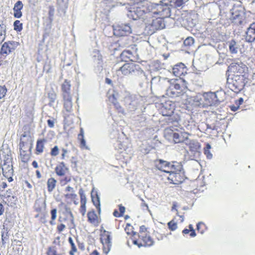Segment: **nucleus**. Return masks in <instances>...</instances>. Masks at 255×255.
Segmentation results:
<instances>
[{"instance_id":"1","label":"nucleus","mask_w":255,"mask_h":255,"mask_svg":"<svg viewBox=\"0 0 255 255\" xmlns=\"http://www.w3.org/2000/svg\"><path fill=\"white\" fill-rule=\"evenodd\" d=\"M221 92H207L203 95H196L189 102L187 109L196 110L198 108H207L219 104L223 102L224 98L221 96Z\"/></svg>"},{"instance_id":"2","label":"nucleus","mask_w":255,"mask_h":255,"mask_svg":"<svg viewBox=\"0 0 255 255\" xmlns=\"http://www.w3.org/2000/svg\"><path fill=\"white\" fill-rule=\"evenodd\" d=\"M158 85L160 88L167 87L165 90L166 95L170 98H176L184 95L188 90L187 83L184 79H159Z\"/></svg>"},{"instance_id":"3","label":"nucleus","mask_w":255,"mask_h":255,"mask_svg":"<svg viewBox=\"0 0 255 255\" xmlns=\"http://www.w3.org/2000/svg\"><path fill=\"white\" fill-rule=\"evenodd\" d=\"M164 10L168 11L167 8L163 9L162 5H156L154 3H147L146 4L133 5L128 10V17L133 19H142L143 20H146L149 18L151 13H156L157 10Z\"/></svg>"},{"instance_id":"4","label":"nucleus","mask_w":255,"mask_h":255,"mask_svg":"<svg viewBox=\"0 0 255 255\" xmlns=\"http://www.w3.org/2000/svg\"><path fill=\"white\" fill-rule=\"evenodd\" d=\"M130 240L138 248L149 247L154 245V240L149 235L147 229L144 225L140 227L138 233H134Z\"/></svg>"},{"instance_id":"5","label":"nucleus","mask_w":255,"mask_h":255,"mask_svg":"<svg viewBox=\"0 0 255 255\" xmlns=\"http://www.w3.org/2000/svg\"><path fill=\"white\" fill-rule=\"evenodd\" d=\"M32 148L30 136L24 132L20 136L19 143V158L23 163H27L30 160Z\"/></svg>"},{"instance_id":"6","label":"nucleus","mask_w":255,"mask_h":255,"mask_svg":"<svg viewBox=\"0 0 255 255\" xmlns=\"http://www.w3.org/2000/svg\"><path fill=\"white\" fill-rule=\"evenodd\" d=\"M156 5L162 6L163 9L167 8L168 11L164 12V10H158L157 12L151 13V15L150 17H153L154 15H159V17L153 18L151 23L149 24V28L152 31L158 30V29H161L164 28L165 24L164 22V18L168 17L170 16V8L168 5H163L160 4H156Z\"/></svg>"},{"instance_id":"7","label":"nucleus","mask_w":255,"mask_h":255,"mask_svg":"<svg viewBox=\"0 0 255 255\" xmlns=\"http://www.w3.org/2000/svg\"><path fill=\"white\" fill-rule=\"evenodd\" d=\"M185 179L186 176L181 163L173 161L172 168L168 174L167 179L171 183L180 184L182 183Z\"/></svg>"},{"instance_id":"8","label":"nucleus","mask_w":255,"mask_h":255,"mask_svg":"<svg viewBox=\"0 0 255 255\" xmlns=\"http://www.w3.org/2000/svg\"><path fill=\"white\" fill-rule=\"evenodd\" d=\"M186 133L179 131L177 129L173 127H169L164 129V135L168 140H172L173 142L177 143L184 142L186 140L185 134Z\"/></svg>"},{"instance_id":"9","label":"nucleus","mask_w":255,"mask_h":255,"mask_svg":"<svg viewBox=\"0 0 255 255\" xmlns=\"http://www.w3.org/2000/svg\"><path fill=\"white\" fill-rule=\"evenodd\" d=\"M69 171V168L66 165L64 161H61L56 164L55 167V173L57 176L63 177L60 179V183L61 186H64L69 183L72 180L71 176H65Z\"/></svg>"},{"instance_id":"10","label":"nucleus","mask_w":255,"mask_h":255,"mask_svg":"<svg viewBox=\"0 0 255 255\" xmlns=\"http://www.w3.org/2000/svg\"><path fill=\"white\" fill-rule=\"evenodd\" d=\"M230 74L237 77H242L243 79L248 81V69L246 65L243 63H232L229 66Z\"/></svg>"},{"instance_id":"11","label":"nucleus","mask_w":255,"mask_h":255,"mask_svg":"<svg viewBox=\"0 0 255 255\" xmlns=\"http://www.w3.org/2000/svg\"><path fill=\"white\" fill-rule=\"evenodd\" d=\"M100 240L103 246V253L107 255L109 253L112 245L111 233L102 228L100 229Z\"/></svg>"},{"instance_id":"12","label":"nucleus","mask_w":255,"mask_h":255,"mask_svg":"<svg viewBox=\"0 0 255 255\" xmlns=\"http://www.w3.org/2000/svg\"><path fill=\"white\" fill-rule=\"evenodd\" d=\"M230 77L228 79L230 89L236 93L241 91L248 81L243 79L242 77H237L231 74L230 75Z\"/></svg>"},{"instance_id":"13","label":"nucleus","mask_w":255,"mask_h":255,"mask_svg":"<svg viewBox=\"0 0 255 255\" xmlns=\"http://www.w3.org/2000/svg\"><path fill=\"white\" fill-rule=\"evenodd\" d=\"M2 172L4 176L7 178L8 181H12L13 170L12 168V158L7 156L1 164Z\"/></svg>"},{"instance_id":"14","label":"nucleus","mask_w":255,"mask_h":255,"mask_svg":"<svg viewBox=\"0 0 255 255\" xmlns=\"http://www.w3.org/2000/svg\"><path fill=\"white\" fill-rule=\"evenodd\" d=\"M114 35L117 36H126L131 34L132 32L131 26L129 23H122L113 25Z\"/></svg>"},{"instance_id":"15","label":"nucleus","mask_w":255,"mask_h":255,"mask_svg":"<svg viewBox=\"0 0 255 255\" xmlns=\"http://www.w3.org/2000/svg\"><path fill=\"white\" fill-rule=\"evenodd\" d=\"M139 68L138 64L133 63H126L117 70V73L119 75H128L138 71Z\"/></svg>"},{"instance_id":"16","label":"nucleus","mask_w":255,"mask_h":255,"mask_svg":"<svg viewBox=\"0 0 255 255\" xmlns=\"http://www.w3.org/2000/svg\"><path fill=\"white\" fill-rule=\"evenodd\" d=\"M19 44L18 42L15 41H7L4 42L2 44L0 49V54L6 56V55L9 54L14 51Z\"/></svg>"},{"instance_id":"17","label":"nucleus","mask_w":255,"mask_h":255,"mask_svg":"<svg viewBox=\"0 0 255 255\" xmlns=\"http://www.w3.org/2000/svg\"><path fill=\"white\" fill-rule=\"evenodd\" d=\"M100 214L96 212L94 209L88 211L87 214L88 222L94 227H98L102 221Z\"/></svg>"},{"instance_id":"18","label":"nucleus","mask_w":255,"mask_h":255,"mask_svg":"<svg viewBox=\"0 0 255 255\" xmlns=\"http://www.w3.org/2000/svg\"><path fill=\"white\" fill-rule=\"evenodd\" d=\"M155 107L161 111H174L176 107V103L171 100H165L164 102L155 103Z\"/></svg>"},{"instance_id":"19","label":"nucleus","mask_w":255,"mask_h":255,"mask_svg":"<svg viewBox=\"0 0 255 255\" xmlns=\"http://www.w3.org/2000/svg\"><path fill=\"white\" fill-rule=\"evenodd\" d=\"M155 166L160 171L165 172L169 174L172 168L173 161L170 162L166 160L157 159L155 161Z\"/></svg>"},{"instance_id":"20","label":"nucleus","mask_w":255,"mask_h":255,"mask_svg":"<svg viewBox=\"0 0 255 255\" xmlns=\"http://www.w3.org/2000/svg\"><path fill=\"white\" fill-rule=\"evenodd\" d=\"M127 94L124 98L123 101L127 107H132L134 108L138 104V100L135 95H132L129 92H127Z\"/></svg>"},{"instance_id":"21","label":"nucleus","mask_w":255,"mask_h":255,"mask_svg":"<svg viewBox=\"0 0 255 255\" xmlns=\"http://www.w3.org/2000/svg\"><path fill=\"white\" fill-rule=\"evenodd\" d=\"M188 69L185 65L182 63H177L172 67V74L176 77H180L185 75L187 73Z\"/></svg>"},{"instance_id":"22","label":"nucleus","mask_w":255,"mask_h":255,"mask_svg":"<svg viewBox=\"0 0 255 255\" xmlns=\"http://www.w3.org/2000/svg\"><path fill=\"white\" fill-rule=\"evenodd\" d=\"M61 91L63 98H68L72 96L71 81L65 79L61 85Z\"/></svg>"},{"instance_id":"23","label":"nucleus","mask_w":255,"mask_h":255,"mask_svg":"<svg viewBox=\"0 0 255 255\" xmlns=\"http://www.w3.org/2000/svg\"><path fill=\"white\" fill-rule=\"evenodd\" d=\"M245 40L252 42L255 41V22L251 24L245 33Z\"/></svg>"},{"instance_id":"24","label":"nucleus","mask_w":255,"mask_h":255,"mask_svg":"<svg viewBox=\"0 0 255 255\" xmlns=\"http://www.w3.org/2000/svg\"><path fill=\"white\" fill-rule=\"evenodd\" d=\"M185 143L186 145L189 147L190 151L192 153L197 152L201 148V144L197 140L189 139V138L186 137Z\"/></svg>"},{"instance_id":"25","label":"nucleus","mask_w":255,"mask_h":255,"mask_svg":"<svg viewBox=\"0 0 255 255\" xmlns=\"http://www.w3.org/2000/svg\"><path fill=\"white\" fill-rule=\"evenodd\" d=\"M79 194L80 197L81 206L80 207L79 211L83 216L86 214V202L87 199L86 196L84 193V191L82 188L79 189Z\"/></svg>"},{"instance_id":"26","label":"nucleus","mask_w":255,"mask_h":255,"mask_svg":"<svg viewBox=\"0 0 255 255\" xmlns=\"http://www.w3.org/2000/svg\"><path fill=\"white\" fill-rule=\"evenodd\" d=\"M47 140L45 138H38L36 140V144L34 150V153L36 155H41L44 150L45 144Z\"/></svg>"},{"instance_id":"27","label":"nucleus","mask_w":255,"mask_h":255,"mask_svg":"<svg viewBox=\"0 0 255 255\" xmlns=\"http://www.w3.org/2000/svg\"><path fill=\"white\" fill-rule=\"evenodd\" d=\"M163 116H167V118L166 120V122L168 124H172L174 125L175 126H178L177 124L178 123L180 120V117L178 115L177 113H171L170 115H163Z\"/></svg>"},{"instance_id":"28","label":"nucleus","mask_w":255,"mask_h":255,"mask_svg":"<svg viewBox=\"0 0 255 255\" xmlns=\"http://www.w3.org/2000/svg\"><path fill=\"white\" fill-rule=\"evenodd\" d=\"M23 5L22 1L18 0L14 5L13 11L14 16L15 18H20L22 15L21 10L23 8Z\"/></svg>"},{"instance_id":"29","label":"nucleus","mask_w":255,"mask_h":255,"mask_svg":"<svg viewBox=\"0 0 255 255\" xmlns=\"http://www.w3.org/2000/svg\"><path fill=\"white\" fill-rule=\"evenodd\" d=\"M118 95L119 94L118 92H115L108 96L109 102L114 105L115 109L117 110H121V107L117 100Z\"/></svg>"},{"instance_id":"30","label":"nucleus","mask_w":255,"mask_h":255,"mask_svg":"<svg viewBox=\"0 0 255 255\" xmlns=\"http://www.w3.org/2000/svg\"><path fill=\"white\" fill-rule=\"evenodd\" d=\"M77 139L80 142V147L83 149H89L87 145H86V141L84 138V130L83 128H80V132L77 135Z\"/></svg>"},{"instance_id":"31","label":"nucleus","mask_w":255,"mask_h":255,"mask_svg":"<svg viewBox=\"0 0 255 255\" xmlns=\"http://www.w3.org/2000/svg\"><path fill=\"white\" fill-rule=\"evenodd\" d=\"M92 202L94 206H95L97 211L99 214H101V204H100V198L99 196L97 193H95V194H92Z\"/></svg>"},{"instance_id":"32","label":"nucleus","mask_w":255,"mask_h":255,"mask_svg":"<svg viewBox=\"0 0 255 255\" xmlns=\"http://www.w3.org/2000/svg\"><path fill=\"white\" fill-rule=\"evenodd\" d=\"M121 60L125 62L133 61V53L129 50H124L121 54Z\"/></svg>"},{"instance_id":"33","label":"nucleus","mask_w":255,"mask_h":255,"mask_svg":"<svg viewBox=\"0 0 255 255\" xmlns=\"http://www.w3.org/2000/svg\"><path fill=\"white\" fill-rule=\"evenodd\" d=\"M47 97L49 100V104L51 105L55 102L57 98V94L53 87L47 92Z\"/></svg>"},{"instance_id":"34","label":"nucleus","mask_w":255,"mask_h":255,"mask_svg":"<svg viewBox=\"0 0 255 255\" xmlns=\"http://www.w3.org/2000/svg\"><path fill=\"white\" fill-rule=\"evenodd\" d=\"M72 96L68 98H63L64 107L67 112L71 111L72 107Z\"/></svg>"},{"instance_id":"35","label":"nucleus","mask_w":255,"mask_h":255,"mask_svg":"<svg viewBox=\"0 0 255 255\" xmlns=\"http://www.w3.org/2000/svg\"><path fill=\"white\" fill-rule=\"evenodd\" d=\"M57 183V180L54 178H50L47 181V188L48 191L51 192L54 189Z\"/></svg>"},{"instance_id":"36","label":"nucleus","mask_w":255,"mask_h":255,"mask_svg":"<svg viewBox=\"0 0 255 255\" xmlns=\"http://www.w3.org/2000/svg\"><path fill=\"white\" fill-rule=\"evenodd\" d=\"M229 50L232 54H236L239 49V46L234 40L229 42Z\"/></svg>"},{"instance_id":"37","label":"nucleus","mask_w":255,"mask_h":255,"mask_svg":"<svg viewBox=\"0 0 255 255\" xmlns=\"http://www.w3.org/2000/svg\"><path fill=\"white\" fill-rule=\"evenodd\" d=\"M126 208L122 204L119 205V211L118 210H114L113 215L116 217H120L123 216L125 212Z\"/></svg>"},{"instance_id":"38","label":"nucleus","mask_w":255,"mask_h":255,"mask_svg":"<svg viewBox=\"0 0 255 255\" xmlns=\"http://www.w3.org/2000/svg\"><path fill=\"white\" fill-rule=\"evenodd\" d=\"M189 229H185L183 230H182V233L183 235H187L189 233H190V237H195V236H196V232L194 229V228L192 226V225L190 224L188 226Z\"/></svg>"},{"instance_id":"39","label":"nucleus","mask_w":255,"mask_h":255,"mask_svg":"<svg viewBox=\"0 0 255 255\" xmlns=\"http://www.w3.org/2000/svg\"><path fill=\"white\" fill-rule=\"evenodd\" d=\"M65 198L67 199H70L71 201H73L75 204H78V196L74 192H72L71 193L65 194Z\"/></svg>"},{"instance_id":"40","label":"nucleus","mask_w":255,"mask_h":255,"mask_svg":"<svg viewBox=\"0 0 255 255\" xmlns=\"http://www.w3.org/2000/svg\"><path fill=\"white\" fill-rule=\"evenodd\" d=\"M68 242L71 247V250L69 251V254L70 255H74L75 253L77 251V248H76L72 237H69Z\"/></svg>"},{"instance_id":"41","label":"nucleus","mask_w":255,"mask_h":255,"mask_svg":"<svg viewBox=\"0 0 255 255\" xmlns=\"http://www.w3.org/2000/svg\"><path fill=\"white\" fill-rule=\"evenodd\" d=\"M46 255H61L60 253H58L56 248L55 247L51 246L47 248L46 251Z\"/></svg>"},{"instance_id":"42","label":"nucleus","mask_w":255,"mask_h":255,"mask_svg":"<svg viewBox=\"0 0 255 255\" xmlns=\"http://www.w3.org/2000/svg\"><path fill=\"white\" fill-rule=\"evenodd\" d=\"M210 148L211 145L210 143H207L206 146L204 148V153L205 155H206L208 158H211L213 156L210 150Z\"/></svg>"},{"instance_id":"43","label":"nucleus","mask_w":255,"mask_h":255,"mask_svg":"<svg viewBox=\"0 0 255 255\" xmlns=\"http://www.w3.org/2000/svg\"><path fill=\"white\" fill-rule=\"evenodd\" d=\"M196 229L197 232L203 234L206 230L207 227L205 224L203 223V222H199L198 224H197Z\"/></svg>"},{"instance_id":"44","label":"nucleus","mask_w":255,"mask_h":255,"mask_svg":"<svg viewBox=\"0 0 255 255\" xmlns=\"http://www.w3.org/2000/svg\"><path fill=\"white\" fill-rule=\"evenodd\" d=\"M74 116L73 114H67L64 116V122L67 125H70L73 122Z\"/></svg>"},{"instance_id":"45","label":"nucleus","mask_w":255,"mask_h":255,"mask_svg":"<svg viewBox=\"0 0 255 255\" xmlns=\"http://www.w3.org/2000/svg\"><path fill=\"white\" fill-rule=\"evenodd\" d=\"M194 42V39L193 37H191V36H189L185 39L184 41V45L185 46H191L193 45Z\"/></svg>"},{"instance_id":"46","label":"nucleus","mask_w":255,"mask_h":255,"mask_svg":"<svg viewBox=\"0 0 255 255\" xmlns=\"http://www.w3.org/2000/svg\"><path fill=\"white\" fill-rule=\"evenodd\" d=\"M59 206H63L64 207V211L63 212V214L69 215L70 216H72L71 210L69 207L65 205L63 202H61Z\"/></svg>"},{"instance_id":"47","label":"nucleus","mask_w":255,"mask_h":255,"mask_svg":"<svg viewBox=\"0 0 255 255\" xmlns=\"http://www.w3.org/2000/svg\"><path fill=\"white\" fill-rule=\"evenodd\" d=\"M14 30L20 31L22 29V23H21L20 20H16L14 22Z\"/></svg>"},{"instance_id":"48","label":"nucleus","mask_w":255,"mask_h":255,"mask_svg":"<svg viewBox=\"0 0 255 255\" xmlns=\"http://www.w3.org/2000/svg\"><path fill=\"white\" fill-rule=\"evenodd\" d=\"M244 20L243 16L238 14L233 16V22L236 24H242Z\"/></svg>"},{"instance_id":"49","label":"nucleus","mask_w":255,"mask_h":255,"mask_svg":"<svg viewBox=\"0 0 255 255\" xmlns=\"http://www.w3.org/2000/svg\"><path fill=\"white\" fill-rule=\"evenodd\" d=\"M167 226L169 230L174 231L177 228V224L176 222L174 221V220H172L169 222L168 223H167Z\"/></svg>"},{"instance_id":"50","label":"nucleus","mask_w":255,"mask_h":255,"mask_svg":"<svg viewBox=\"0 0 255 255\" xmlns=\"http://www.w3.org/2000/svg\"><path fill=\"white\" fill-rule=\"evenodd\" d=\"M7 92V89L5 86H0V99L5 97Z\"/></svg>"},{"instance_id":"51","label":"nucleus","mask_w":255,"mask_h":255,"mask_svg":"<svg viewBox=\"0 0 255 255\" xmlns=\"http://www.w3.org/2000/svg\"><path fill=\"white\" fill-rule=\"evenodd\" d=\"M125 232L127 233L128 235H131L132 234V236L134 234V232L133 231V227L132 225H130V224H127L125 228Z\"/></svg>"},{"instance_id":"52","label":"nucleus","mask_w":255,"mask_h":255,"mask_svg":"<svg viewBox=\"0 0 255 255\" xmlns=\"http://www.w3.org/2000/svg\"><path fill=\"white\" fill-rule=\"evenodd\" d=\"M45 207V204L43 203H36L34 206L35 210L36 212H40Z\"/></svg>"},{"instance_id":"53","label":"nucleus","mask_w":255,"mask_h":255,"mask_svg":"<svg viewBox=\"0 0 255 255\" xmlns=\"http://www.w3.org/2000/svg\"><path fill=\"white\" fill-rule=\"evenodd\" d=\"M59 153V148L57 145H55L52 148L50 151V155L55 156L58 155Z\"/></svg>"},{"instance_id":"54","label":"nucleus","mask_w":255,"mask_h":255,"mask_svg":"<svg viewBox=\"0 0 255 255\" xmlns=\"http://www.w3.org/2000/svg\"><path fill=\"white\" fill-rule=\"evenodd\" d=\"M57 121V117H52L50 119L47 120V123L49 128H52L54 126V123Z\"/></svg>"},{"instance_id":"55","label":"nucleus","mask_w":255,"mask_h":255,"mask_svg":"<svg viewBox=\"0 0 255 255\" xmlns=\"http://www.w3.org/2000/svg\"><path fill=\"white\" fill-rule=\"evenodd\" d=\"M188 0H175L174 2V5L175 7H179V6H182L184 4L186 1Z\"/></svg>"},{"instance_id":"56","label":"nucleus","mask_w":255,"mask_h":255,"mask_svg":"<svg viewBox=\"0 0 255 255\" xmlns=\"http://www.w3.org/2000/svg\"><path fill=\"white\" fill-rule=\"evenodd\" d=\"M66 229V225L64 224L61 223L57 225V232L61 233Z\"/></svg>"},{"instance_id":"57","label":"nucleus","mask_w":255,"mask_h":255,"mask_svg":"<svg viewBox=\"0 0 255 255\" xmlns=\"http://www.w3.org/2000/svg\"><path fill=\"white\" fill-rule=\"evenodd\" d=\"M71 166L75 168H77L78 167V160L75 156L71 157Z\"/></svg>"},{"instance_id":"58","label":"nucleus","mask_w":255,"mask_h":255,"mask_svg":"<svg viewBox=\"0 0 255 255\" xmlns=\"http://www.w3.org/2000/svg\"><path fill=\"white\" fill-rule=\"evenodd\" d=\"M54 13V8L52 6L49 7V18L52 20Z\"/></svg>"},{"instance_id":"59","label":"nucleus","mask_w":255,"mask_h":255,"mask_svg":"<svg viewBox=\"0 0 255 255\" xmlns=\"http://www.w3.org/2000/svg\"><path fill=\"white\" fill-rule=\"evenodd\" d=\"M57 209H53L51 210V218L53 220H55L57 218Z\"/></svg>"},{"instance_id":"60","label":"nucleus","mask_w":255,"mask_h":255,"mask_svg":"<svg viewBox=\"0 0 255 255\" xmlns=\"http://www.w3.org/2000/svg\"><path fill=\"white\" fill-rule=\"evenodd\" d=\"M61 158L62 160H64L68 153V150L66 148H63L61 149Z\"/></svg>"},{"instance_id":"61","label":"nucleus","mask_w":255,"mask_h":255,"mask_svg":"<svg viewBox=\"0 0 255 255\" xmlns=\"http://www.w3.org/2000/svg\"><path fill=\"white\" fill-rule=\"evenodd\" d=\"M140 206L142 207V209L143 210H148V207L147 204H146V203L144 201H143L142 202Z\"/></svg>"},{"instance_id":"62","label":"nucleus","mask_w":255,"mask_h":255,"mask_svg":"<svg viewBox=\"0 0 255 255\" xmlns=\"http://www.w3.org/2000/svg\"><path fill=\"white\" fill-rule=\"evenodd\" d=\"M65 191L66 192H74V188H72L71 186H68L65 188Z\"/></svg>"},{"instance_id":"63","label":"nucleus","mask_w":255,"mask_h":255,"mask_svg":"<svg viewBox=\"0 0 255 255\" xmlns=\"http://www.w3.org/2000/svg\"><path fill=\"white\" fill-rule=\"evenodd\" d=\"M7 186V184L5 182H2L0 185V189L3 190L6 188Z\"/></svg>"},{"instance_id":"64","label":"nucleus","mask_w":255,"mask_h":255,"mask_svg":"<svg viewBox=\"0 0 255 255\" xmlns=\"http://www.w3.org/2000/svg\"><path fill=\"white\" fill-rule=\"evenodd\" d=\"M90 255H100V254L98 251L95 250L91 253H90Z\"/></svg>"}]
</instances>
